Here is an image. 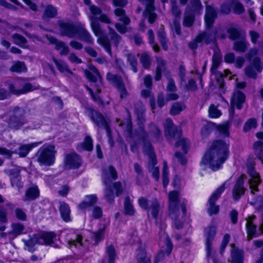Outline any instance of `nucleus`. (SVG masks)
<instances>
[{"mask_svg":"<svg viewBox=\"0 0 263 263\" xmlns=\"http://www.w3.org/2000/svg\"><path fill=\"white\" fill-rule=\"evenodd\" d=\"M230 145L222 139L213 140L211 145L205 151L201 163L214 172L222 168L223 164L228 159Z\"/></svg>","mask_w":263,"mask_h":263,"instance_id":"nucleus-1","label":"nucleus"},{"mask_svg":"<svg viewBox=\"0 0 263 263\" xmlns=\"http://www.w3.org/2000/svg\"><path fill=\"white\" fill-rule=\"evenodd\" d=\"M168 215L172 220L175 229L180 230L184 228L187 215L186 202L180 203L179 193L173 190L168 195Z\"/></svg>","mask_w":263,"mask_h":263,"instance_id":"nucleus-2","label":"nucleus"},{"mask_svg":"<svg viewBox=\"0 0 263 263\" xmlns=\"http://www.w3.org/2000/svg\"><path fill=\"white\" fill-rule=\"evenodd\" d=\"M60 35L69 39L78 38L81 41L89 44L93 43V39L84 26L77 25L72 22H65L59 20L58 22Z\"/></svg>","mask_w":263,"mask_h":263,"instance_id":"nucleus-3","label":"nucleus"},{"mask_svg":"<svg viewBox=\"0 0 263 263\" xmlns=\"http://www.w3.org/2000/svg\"><path fill=\"white\" fill-rule=\"evenodd\" d=\"M6 122L8 128L17 131L28 123L26 109L18 106H14Z\"/></svg>","mask_w":263,"mask_h":263,"instance_id":"nucleus-4","label":"nucleus"},{"mask_svg":"<svg viewBox=\"0 0 263 263\" xmlns=\"http://www.w3.org/2000/svg\"><path fill=\"white\" fill-rule=\"evenodd\" d=\"M57 151L55 146L52 144L44 145L36 153L37 161L41 166H51L55 162Z\"/></svg>","mask_w":263,"mask_h":263,"instance_id":"nucleus-5","label":"nucleus"},{"mask_svg":"<svg viewBox=\"0 0 263 263\" xmlns=\"http://www.w3.org/2000/svg\"><path fill=\"white\" fill-rule=\"evenodd\" d=\"M91 30L95 35L98 36V41L100 45L104 49L108 55L112 57L111 45L108 35L101 28L98 23L97 18H94L91 22Z\"/></svg>","mask_w":263,"mask_h":263,"instance_id":"nucleus-6","label":"nucleus"},{"mask_svg":"<svg viewBox=\"0 0 263 263\" xmlns=\"http://www.w3.org/2000/svg\"><path fill=\"white\" fill-rule=\"evenodd\" d=\"M257 54L256 49L251 50L247 55L248 60L250 62L251 65H248L245 68V73L249 78L256 79L257 74L255 70L258 72L262 71L263 66L261 63L259 57L256 56Z\"/></svg>","mask_w":263,"mask_h":263,"instance_id":"nucleus-7","label":"nucleus"},{"mask_svg":"<svg viewBox=\"0 0 263 263\" xmlns=\"http://www.w3.org/2000/svg\"><path fill=\"white\" fill-rule=\"evenodd\" d=\"M138 203L143 210L146 212L148 215H151L153 219L157 220L158 218L161 205L157 198H153L149 203L147 198L141 197L138 200Z\"/></svg>","mask_w":263,"mask_h":263,"instance_id":"nucleus-8","label":"nucleus"},{"mask_svg":"<svg viewBox=\"0 0 263 263\" xmlns=\"http://www.w3.org/2000/svg\"><path fill=\"white\" fill-rule=\"evenodd\" d=\"M255 166L256 163L254 160H248L247 161V173L250 177L248 180V183L252 194H254V192H258V186L261 182L260 175L256 171Z\"/></svg>","mask_w":263,"mask_h":263,"instance_id":"nucleus-9","label":"nucleus"},{"mask_svg":"<svg viewBox=\"0 0 263 263\" xmlns=\"http://www.w3.org/2000/svg\"><path fill=\"white\" fill-rule=\"evenodd\" d=\"M226 190L225 183H223L219 186L217 189L212 194L210 197L208 202L209 204V208L208 211L210 216L217 214L220 210L219 205H216V202L220 197L222 194Z\"/></svg>","mask_w":263,"mask_h":263,"instance_id":"nucleus-10","label":"nucleus"},{"mask_svg":"<svg viewBox=\"0 0 263 263\" xmlns=\"http://www.w3.org/2000/svg\"><path fill=\"white\" fill-rule=\"evenodd\" d=\"M174 146L176 148L181 147L183 154L179 151H176L175 152L174 156L182 165H186L187 160L184 155L187 154L190 149V143L188 139L185 138H180L176 141Z\"/></svg>","mask_w":263,"mask_h":263,"instance_id":"nucleus-11","label":"nucleus"},{"mask_svg":"<svg viewBox=\"0 0 263 263\" xmlns=\"http://www.w3.org/2000/svg\"><path fill=\"white\" fill-rule=\"evenodd\" d=\"M107 80L111 82L120 93L121 99L126 98L128 95L127 89L121 76L108 72L106 74Z\"/></svg>","mask_w":263,"mask_h":263,"instance_id":"nucleus-12","label":"nucleus"},{"mask_svg":"<svg viewBox=\"0 0 263 263\" xmlns=\"http://www.w3.org/2000/svg\"><path fill=\"white\" fill-rule=\"evenodd\" d=\"M90 117L91 120L100 128H104L107 134L110 135L111 129L109 123L103 115L99 111L93 108L90 109Z\"/></svg>","mask_w":263,"mask_h":263,"instance_id":"nucleus-13","label":"nucleus"},{"mask_svg":"<svg viewBox=\"0 0 263 263\" xmlns=\"http://www.w3.org/2000/svg\"><path fill=\"white\" fill-rule=\"evenodd\" d=\"M64 166L69 170L79 168L83 164L81 157L75 152L66 154L64 159Z\"/></svg>","mask_w":263,"mask_h":263,"instance_id":"nucleus-14","label":"nucleus"},{"mask_svg":"<svg viewBox=\"0 0 263 263\" xmlns=\"http://www.w3.org/2000/svg\"><path fill=\"white\" fill-rule=\"evenodd\" d=\"M205 235V247L206 255L210 257L212 255V243L217 233V227L211 224L204 229Z\"/></svg>","mask_w":263,"mask_h":263,"instance_id":"nucleus-15","label":"nucleus"},{"mask_svg":"<svg viewBox=\"0 0 263 263\" xmlns=\"http://www.w3.org/2000/svg\"><path fill=\"white\" fill-rule=\"evenodd\" d=\"M164 243L165 247V250L160 249L158 251L154 257L153 263H159L164 260L165 255L170 256L171 254L174 249V245L168 236L165 237Z\"/></svg>","mask_w":263,"mask_h":263,"instance_id":"nucleus-16","label":"nucleus"},{"mask_svg":"<svg viewBox=\"0 0 263 263\" xmlns=\"http://www.w3.org/2000/svg\"><path fill=\"white\" fill-rule=\"evenodd\" d=\"M246 178V175L241 174L237 179L232 190V195L234 200H238L244 195L245 193L244 184Z\"/></svg>","mask_w":263,"mask_h":263,"instance_id":"nucleus-17","label":"nucleus"},{"mask_svg":"<svg viewBox=\"0 0 263 263\" xmlns=\"http://www.w3.org/2000/svg\"><path fill=\"white\" fill-rule=\"evenodd\" d=\"M246 100L245 94L240 90H235L231 96L230 104L232 108L236 107L238 110H241Z\"/></svg>","mask_w":263,"mask_h":263,"instance_id":"nucleus-18","label":"nucleus"},{"mask_svg":"<svg viewBox=\"0 0 263 263\" xmlns=\"http://www.w3.org/2000/svg\"><path fill=\"white\" fill-rule=\"evenodd\" d=\"M48 41L49 43L54 45V48L56 50L59 51V54L61 56L67 55L69 52L68 46L62 41L59 40L55 37L50 36L48 37Z\"/></svg>","mask_w":263,"mask_h":263,"instance_id":"nucleus-19","label":"nucleus"},{"mask_svg":"<svg viewBox=\"0 0 263 263\" xmlns=\"http://www.w3.org/2000/svg\"><path fill=\"white\" fill-rule=\"evenodd\" d=\"M217 17V13L215 8L211 5H206L205 6L204 22L207 29L212 27Z\"/></svg>","mask_w":263,"mask_h":263,"instance_id":"nucleus-20","label":"nucleus"},{"mask_svg":"<svg viewBox=\"0 0 263 263\" xmlns=\"http://www.w3.org/2000/svg\"><path fill=\"white\" fill-rule=\"evenodd\" d=\"M98 201V198L96 194L86 195L84 197V200L79 203L78 208L80 211L85 212L96 205Z\"/></svg>","mask_w":263,"mask_h":263,"instance_id":"nucleus-21","label":"nucleus"},{"mask_svg":"<svg viewBox=\"0 0 263 263\" xmlns=\"http://www.w3.org/2000/svg\"><path fill=\"white\" fill-rule=\"evenodd\" d=\"M165 135L173 139L181 136V130L178 131V128L175 125L173 120L167 118L166 120V125L164 127Z\"/></svg>","mask_w":263,"mask_h":263,"instance_id":"nucleus-22","label":"nucleus"},{"mask_svg":"<svg viewBox=\"0 0 263 263\" xmlns=\"http://www.w3.org/2000/svg\"><path fill=\"white\" fill-rule=\"evenodd\" d=\"M135 259L137 263H152L151 257L147 256L145 247L141 245L136 249Z\"/></svg>","mask_w":263,"mask_h":263,"instance_id":"nucleus-23","label":"nucleus"},{"mask_svg":"<svg viewBox=\"0 0 263 263\" xmlns=\"http://www.w3.org/2000/svg\"><path fill=\"white\" fill-rule=\"evenodd\" d=\"M59 210L61 217L64 222L68 223L72 221L70 208L67 203L65 201H60Z\"/></svg>","mask_w":263,"mask_h":263,"instance_id":"nucleus-24","label":"nucleus"},{"mask_svg":"<svg viewBox=\"0 0 263 263\" xmlns=\"http://www.w3.org/2000/svg\"><path fill=\"white\" fill-rule=\"evenodd\" d=\"M10 179L12 187L20 190L23 187L24 183L22 181V177L18 171H12L10 173Z\"/></svg>","mask_w":263,"mask_h":263,"instance_id":"nucleus-25","label":"nucleus"},{"mask_svg":"<svg viewBox=\"0 0 263 263\" xmlns=\"http://www.w3.org/2000/svg\"><path fill=\"white\" fill-rule=\"evenodd\" d=\"M42 142H32L27 144H22L18 147L17 154L20 158L26 157L29 152L34 148L37 147Z\"/></svg>","mask_w":263,"mask_h":263,"instance_id":"nucleus-26","label":"nucleus"},{"mask_svg":"<svg viewBox=\"0 0 263 263\" xmlns=\"http://www.w3.org/2000/svg\"><path fill=\"white\" fill-rule=\"evenodd\" d=\"M40 195V191L37 185L29 187L25 193L24 201H31L37 199Z\"/></svg>","mask_w":263,"mask_h":263,"instance_id":"nucleus-27","label":"nucleus"},{"mask_svg":"<svg viewBox=\"0 0 263 263\" xmlns=\"http://www.w3.org/2000/svg\"><path fill=\"white\" fill-rule=\"evenodd\" d=\"M93 148V140L90 136L86 135L82 142L79 143L77 146L78 151H85L91 152Z\"/></svg>","mask_w":263,"mask_h":263,"instance_id":"nucleus-28","label":"nucleus"},{"mask_svg":"<svg viewBox=\"0 0 263 263\" xmlns=\"http://www.w3.org/2000/svg\"><path fill=\"white\" fill-rule=\"evenodd\" d=\"M154 2V0H149V3L146 5L145 10L148 22L151 24L154 23L157 18V14L154 12L155 8Z\"/></svg>","mask_w":263,"mask_h":263,"instance_id":"nucleus-29","label":"nucleus"},{"mask_svg":"<svg viewBox=\"0 0 263 263\" xmlns=\"http://www.w3.org/2000/svg\"><path fill=\"white\" fill-rule=\"evenodd\" d=\"M245 228L248 239L259 237L257 226L254 223L253 221H247L246 223Z\"/></svg>","mask_w":263,"mask_h":263,"instance_id":"nucleus-30","label":"nucleus"},{"mask_svg":"<svg viewBox=\"0 0 263 263\" xmlns=\"http://www.w3.org/2000/svg\"><path fill=\"white\" fill-rule=\"evenodd\" d=\"M157 34L162 49L164 51L168 50V40L163 25H161L160 27L157 30Z\"/></svg>","mask_w":263,"mask_h":263,"instance_id":"nucleus-31","label":"nucleus"},{"mask_svg":"<svg viewBox=\"0 0 263 263\" xmlns=\"http://www.w3.org/2000/svg\"><path fill=\"white\" fill-rule=\"evenodd\" d=\"M42 245H50L53 243V239L56 237L54 232H43L38 235Z\"/></svg>","mask_w":263,"mask_h":263,"instance_id":"nucleus-32","label":"nucleus"},{"mask_svg":"<svg viewBox=\"0 0 263 263\" xmlns=\"http://www.w3.org/2000/svg\"><path fill=\"white\" fill-rule=\"evenodd\" d=\"M222 61V57L221 52H214L212 58V64L210 68L211 73L215 74L217 70Z\"/></svg>","mask_w":263,"mask_h":263,"instance_id":"nucleus-33","label":"nucleus"},{"mask_svg":"<svg viewBox=\"0 0 263 263\" xmlns=\"http://www.w3.org/2000/svg\"><path fill=\"white\" fill-rule=\"evenodd\" d=\"M84 73L88 81L92 83H96L97 81V76H100L98 69L92 65L89 66V70L86 69Z\"/></svg>","mask_w":263,"mask_h":263,"instance_id":"nucleus-34","label":"nucleus"},{"mask_svg":"<svg viewBox=\"0 0 263 263\" xmlns=\"http://www.w3.org/2000/svg\"><path fill=\"white\" fill-rule=\"evenodd\" d=\"M9 90L11 92L20 96L33 91V88L32 85L30 83L27 82L23 85L22 88L21 89H16L13 85H10Z\"/></svg>","mask_w":263,"mask_h":263,"instance_id":"nucleus-35","label":"nucleus"},{"mask_svg":"<svg viewBox=\"0 0 263 263\" xmlns=\"http://www.w3.org/2000/svg\"><path fill=\"white\" fill-rule=\"evenodd\" d=\"M11 231L9 233L14 237L26 233L25 226L20 222H15L11 224Z\"/></svg>","mask_w":263,"mask_h":263,"instance_id":"nucleus-36","label":"nucleus"},{"mask_svg":"<svg viewBox=\"0 0 263 263\" xmlns=\"http://www.w3.org/2000/svg\"><path fill=\"white\" fill-rule=\"evenodd\" d=\"M231 263H243L244 253L243 250L235 248L231 252Z\"/></svg>","mask_w":263,"mask_h":263,"instance_id":"nucleus-37","label":"nucleus"},{"mask_svg":"<svg viewBox=\"0 0 263 263\" xmlns=\"http://www.w3.org/2000/svg\"><path fill=\"white\" fill-rule=\"evenodd\" d=\"M136 210L134 205L130 201V197L126 196L124 202V214L130 216H133L135 215Z\"/></svg>","mask_w":263,"mask_h":263,"instance_id":"nucleus-38","label":"nucleus"},{"mask_svg":"<svg viewBox=\"0 0 263 263\" xmlns=\"http://www.w3.org/2000/svg\"><path fill=\"white\" fill-rule=\"evenodd\" d=\"M149 133L157 141L162 139V132L159 126L153 122H151L148 126Z\"/></svg>","mask_w":263,"mask_h":263,"instance_id":"nucleus-39","label":"nucleus"},{"mask_svg":"<svg viewBox=\"0 0 263 263\" xmlns=\"http://www.w3.org/2000/svg\"><path fill=\"white\" fill-rule=\"evenodd\" d=\"M69 248L73 251V249H80L83 247V237L80 234L76 235L74 239H70L68 241Z\"/></svg>","mask_w":263,"mask_h":263,"instance_id":"nucleus-40","label":"nucleus"},{"mask_svg":"<svg viewBox=\"0 0 263 263\" xmlns=\"http://www.w3.org/2000/svg\"><path fill=\"white\" fill-rule=\"evenodd\" d=\"M25 244L28 248V251L31 253H33L35 251V249H34V247L36 245H42L39 236L35 234L33 235L32 237H30L28 240H26Z\"/></svg>","mask_w":263,"mask_h":263,"instance_id":"nucleus-41","label":"nucleus"},{"mask_svg":"<svg viewBox=\"0 0 263 263\" xmlns=\"http://www.w3.org/2000/svg\"><path fill=\"white\" fill-rule=\"evenodd\" d=\"M216 127V124L212 122H209L204 125L201 130L200 135L202 138H208Z\"/></svg>","mask_w":263,"mask_h":263,"instance_id":"nucleus-42","label":"nucleus"},{"mask_svg":"<svg viewBox=\"0 0 263 263\" xmlns=\"http://www.w3.org/2000/svg\"><path fill=\"white\" fill-rule=\"evenodd\" d=\"M27 68L24 62L20 61H15L10 68V71L12 72L21 73L26 72Z\"/></svg>","mask_w":263,"mask_h":263,"instance_id":"nucleus-43","label":"nucleus"},{"mask_svg":"<svg viewBox=\"0 0 263 263\" xmlns=\"http://www.w3.org/2000/svg\"><path fill=\"white\" fill-rule=\"evenodd\" d=\"M106 254L107 256V263H116L117 252L112 245H110L106 247Z\"/></svg>","mask_w":263,"mask_h":263,"instance_id":"nucleus-44","label":"nucleus"},{"mask_svg":"<svg viewBox=\"0 0 263 263\" xmlns=\"http://www.w3.org/2000/svg\"><path fill=\"white\" fill-rule=\"evenodd\" d=\"M191 8L187 10L196 14L200 15L202 13V5L200 0H191Z\"/></svg>","mask_w":263,"mask_h":263,"instance_id":"nucleus-45","label":"nucleus"},{"mask_svg":"<svg viewBox=\"0 0 263 263\" xmlns=\"http://www.w3.org/2000/svg\"><path fill=\"white\" fill-rule=\"evenodd\" d=\"M58 14L57 9L52 5H47L45 9L43 16L45 18H53L57 16Z\"/></svg>","mask_w":263,"mask_h":263,"instance_id":"nucleus-46","label":"nucleus"},{"mask_svg":"<svg viewBox=\"0 0 263 263\" xmlns=\"http://www.w3.org/2000/svg\"><path fill=\"white\" fill-rule=\"evenodd\" d=\"M105 231V227L104 226L102 228H99L98 231L92 232L95 245H98L104 239Z\"/></svg>","mask_w":263,"mask_h":263,"instance_id":"nucleus-47","label":"nucleus"},{"mask_svg":"<svg viewBox=\"0 0 263 263\" xmlns=\"http://www.w3.org/2000/svg\"><path fill=\"white\" fill-rule=\"evenodd\" d=\"M195 14L193 12L186 11L183 20V25L184 27H192L195 20Z\"/></svg>","mask_w":263,"mask_h":263,"instance_id":"nucleus-48","label":"nucleus"},{"mask_svg":"<svg viewBox=\"0 0 263 263\" xmlns=\"http://www.w3.org/2000/svg\"><path fill=\"white\" fill-rule=\"evenodd\" d=\"M185 108V105L182 102H177L173 104L170 109V114L172 116L180 114Z\"/></svg>","mask_w":263,"mask_h":263,"instance_id":"nucleus-49","label":"nucleus"},{"mask_svg":"<svg viewBox=\"0 0 263 263\" xmlns=\"http://www.w3.org/2000/svg\"><path fill=\"white\" fill-rule=\"evenodd\" d=\"M258 126L257 119L255 118L248 119L243 126V132L247 133L252 128H256Z\"/></svg>","mask_w":263,"mask_h":263,"instance_id":"nucleus-50","label":"nucleus"},{"mask_svg":"<svg viewBox=\"0 0 263 263\" xmlns=\"http://www.w3.org/2000/svg\"><path fill=\"white\" fill-rule=\"evenodd\" d=\"M227 32L229 34V38L231 40L236 41L241 37L240 30L235 27L228 28Z\"/></svg>","mask_w":263,"mask_h":263,"instance_id":"nucleus-51","label":"nucleus"},{"mask_svg":"<svg viewBox=\"0 0 263 263\" xmlns=\"http://www.w3.org/2000/svg\"><path fill=\"white\" fill-rule=\"evenodd\" d=\"M127 62L130 66L133 71L134 73L137 72V60L134 54L130 53L127 54Z\"/></svg>","mask_w":263,"mask_h":263,"instance_id":"nucleus-52","label":"nucleus"},{"mask_svg":"<svg viewBox=\"0 0 263 263\" xmlns=\"http://www.w3.org/2000/svg\"><path fill=\"white\" fill-rule=\"evenodd\" d=\"M127 62L130 66L133 71L134 73L137 72V60L134 54L130 53L127 54Z\"/></svg>","mask_w":263,"mask_h":263,"instance_id":"nucleus-53","label":"nucleus"},{"mask_svg":"<svg viewBox=\"0 0 263 263\" xmlns=\"http://www.w3.org/2000/svg\"><path fill=\"white\" fill-rule=\"evenodd\" d=\"M108 32L114 45L116 47L118 46L121 40V37L110 27H108Z\"/></svg>","mask_w":263,"mask_h":263,"instance_id":"nucleus-54","label":"nucleus"},{"mask_svg":"<svg viewBox=\"0 0 263 263\" xmlns=\"http://www.w3.org/2000/svg\"><path fill=\"white\" fill-rule=\"evenodd\" d=\"M12 38L14 43L20 46H23L27 43V40L26 37L23 35L17 33H15L12 34Z\"/></svg>","mask_w":263,"mask_h":263,"instance_id":"nucleus-55","label":"nucleus"},{"mask_svg":"<svg viewBox=\"0 0 263 263\" xmlns=\"http://www.w3.org/2000/svg\"><path fill=\"white\" fill-rule=\"evenodd\" d=\"M168 168L166 162H164L162 168V185L165 188L169 183Z\"/></svg>","mask_w":263,"mask_h":263,"instance_id":"nucleus-56","label":"nucleus"},{"mask_svg":"<svg viewBox=\"0 0 263 263\" xmlns=\"http://www.w3.org/2000/svg\"><path fill=\"white\" fill-rule=\"evenodd\" d=\"M248 44L243 41H236L234 43L233 49L235 51L240 52H245L247 50Z\"/></svg>","mask_w":263,"mask_h":263,"instance_id":"nucleus-57","label":"nucleus"},{"mask_svg":"<svg viewBox=\"0 0 263 263\" xmlns=\"http://www.w3.org/2000/svg\"><path fill=\"white\" fill-rule=\"evenodd\" d=\"M105 176L108 177L111 181L112 180H115L118 178L117 172L113 165H110L108 166V172L104 173L103 178Z\"/></svg>","mask_w":263,"mask_h":263,"instance_id":"nucleus-58","label":"nucleus"},{"mask_svg":"<svg viewBox=\"0 0 263 263\" xmlns=\"http://www.w3.org/2000/svg\"><path fill=\"white\" fill-rule=\"evenodd\" d=\"M209 116L211 118L216 119L219 118L222 113L214 104H211L209 108Z\"/></svg>","mask_w":263,"mask_h":263,"instance_id":"nucleus-59","label":"nucleus"},{"mask_svg":"<svg viewBox=\"0 0 263 263\" xmlns=\"http://www.w3.org/2000/svg\"><path fill=\"white\" fill-rule=\"evenodd\" d=\"M233 12L236 14L243 13L245 10L243 5L238 1H233L231 3Z\"/></svg>","mask_w":263,"mask_h":263,"instance_id":"nucleus-60","label":"nucleus"},{"mask_svg":"<svg viewBox=\"0 0 263 263\" xmlns=\"http://www.w3.org/2000/svg\"><path fill=\"white\" fill-rule=\"evenodd\" d=\"M140 62L142 66L146 69H149L151 66L152 62L149 55L146 53L142 54L140 59Z\"/></svg>","mask_w":263,"mask_h":263,"instance_id":"nucleus-61","label":"nucleus"},{"mask_svg":"<svg viewBox=\"0 0 263 263\" xmlns=\"http://www.w3.org/2000/svg\"><path fill=\"white\" fill-rule=\"evenodd\" d=\"M165 62L164 61L162 60L161 63L156 67L155 70V80L156 81H160L162 78V67H164V69H166L165 67Z\"/></svg>","mask_w":263,"mask_h":263,"instance_id":"nucleus-62","label":"nucleus"},{"mask_svg":"<svg viewBox=\"0 0 263 263\" xmlns=\"http://www.w3.org/2000/svg\"><path fill=\"white\" fill-rule=\"evenodd\" d=\"M92 210V217L94 219H100L103 216V211L100 206L94 205Z\"/></svg>","mask_w":263,"mask_h":263,"instance_id":"nucleus-63","label":"nucleus"},{"mask_svg":"<svg viewBox=\"0 0 263 263\" xmlns=\"http://www.w3.org/2000/svg\"><path fill=\"white\" fill-rule=\"evenodd\" d=\"M14 154H17V151L8 149L5 147L0 146V155L4 156L7 159H11Z\"/></svg>","mask_w":263,"mask_h":263,"instance_id":"nucleus-64","label":"nucleus"}]
</instances>
